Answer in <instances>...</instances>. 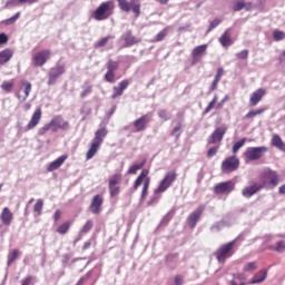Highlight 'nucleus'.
I'll list each match as a JSON object with an SVG mask.
<instances>
[{"label":"nucleus","instance_id":"23","mask_svg":"<svg viewBox=\"0 0 285 285\" xmlns=\"http://www.w3.org/2000/svg\"><path fill=\"white\" fill-rule=\"evenodd\" d=\"M0 219L3 226H10L14 219V214L10 210V207H3L0 214Z\"/></svg>","mask_w":285,"mask_h":285},{"label":"nucleus","instance_id":"58","mask_svg":"<svg viewBox=\"0 0 285 285\" xmlns=\"http://www.w3.org/2000/svg\"><path fill=\"white\" fill-rule=\"evenodd\" d=\"M219 23H222V20H219V18H215L210 24H209V29L208 32H210L212 30H215V28H217V26H219Z\"/></svg>","mask_w":285,"mask_h":285},{"label":"nucleus","instance_id":"51","mask_svg":"<svg viewBox=\"0 0 285 285\" xmlns=\"http://www.w3.org/2000/svg\"><path fill=\"white\" fill-rule=\"evenodd\" d=\"M50 128H53L51 120H50L49 124H46L43 127H41V128L38 130V135H39L40 137L43 136L45 134L48 132V130H50Z\"/></svg>","mask_w":285,"mask_h":285},{"label":"nucleus","instance_id":"24","mask_svg":"<svg viewBox=\"0 0 285 285\" xmlns=\"http://www.w3.org/2000/svg\"><path fill=\"white\" fill-rule=\"evenodd\" d=\"M268 277V269H261L258 271L252 279L248 282V284L254 285V284H263V282H266Z\"/></svg>","mask_w":285,"mask_h":285},{"label":"nucleus","instance_id":"57","mask_svg":"<svg viewBox=\"0 0 285 285\" xmlns=\"http://www.w3.org/2000/svg\"><path fill=\"white\" fill-rule=\"evenodd\" d=\"M118 3L119 10L124 12V10H128V0H116Z\"/></svg>","mask_w":285,"mask_h":285},{"label":"nucleus","instance_id":"59","mask_svg":"<svg viewBox=\"0 0 285 285\" xmlns=\"http://www.w3.org/2000/svg\"><path fill=\"white\" fill-rule=\"evenodd\" d=\"M237 59H248V50L244 49L240 52L236 53Z\"/></svg>","mask_w":285,"mask_h":285},{"label":"nucleus","instance_id":"48","mask_svg":"<svg viewBox=\"0 0 285 285\" xmlns=\"http://www.w3.org/2000/svg\"><path fill=\"white\" fill-rule=\"evenodd\" d=\"M39 0H9L8 3H13V6H19L21 3H29V6H32V3H37Z\"/></svg>","mask_w":285,"mask_h":285},{"label":"nucleus","instance_id":"26","mask_svg":"<svg viewBox=\"0 0 285 285\" xmlns=\"http://www.w3.org/2000/svg\"><path fill=\"white\" fill-rule=\"evenodd\" d=\"M218 41L220 46H223V48H228L233 46V37L230 35V28L224 31V33L219 37Z\"/></svg>","mask_w":285,"mask_h":285},{"label":"nucleus","instance_id":"35","mask_svg":"<svg viewBox=\"0 0 285 285\" xmlns=\"http://www.w3.org/2000/svg\"><path fill=\"white\" fill-rule=\"evenodd\" d=\"M272 145H274L278 150H285L284 141L279 135H274L272 138Z\"/></svg>","mask_w":285,"mask_h":285},{"label":"nucleus","instance_id":"20","mask_svg":"<svg viewBox=\"0 0 285 285\" xmlns=\"http://www.w3.org/2000/svg\"><path fill=\"white\" fill-rule=\"evenodd\" d=\"M264 97H266V89L259 88L255 90L249 97V106L255 108V106H257V104H259Z\"/></svg>","mask_w":285,"mask_h":285},{"label":"nucleus","instance_id":"52","mask_svg":"<svg viewBox=\"0 0 285 285\" xmlns=\"http://www.w3.org/2000/svg\"><path fill=\"white\" fill-rule=\"evenodd\" d=\"M159 119H163V121H168L170 119V115H168V111L166 109H160L158 111Z\"/></svg>","mask_w":285,"mask_h":285},{"label":"nucleus","instance_id":"56","mask_svg":"<svg viewBox=\"0 0 285 285\" xmlns=\"http://www.w3.org/2000/svg\"><path fill=\"white\" fill-rule=\"evenodd\" d=\"M217 150H219V146L209 148L207 151V158L213 159V157H215V155H217Z\"/></svg>","mask_w":285,"mask_h":285},{"label":"nucleus","instance_id":"15","mask_svg":"<svg viewBox=\"0 0 285 285\" xmlns=\"http://www.w3.org/2000/svg\"><path fill=\"white\" fill-rule=\"evenodd\" d=\"M151 118L148 115H144L140 118H137L132 126L135 128V132H144L146 128H148V124H150Z\"/></svg>","mask_w":285,"mask_h":285},{"label":"nucleus","instance_id":"44","mask_svg":"<svg viewBox=\"0 0 285 285\" xmlns=\"http://www.w3.org/2000/svg\"><path fill=\"white\" fill-rule=\"evenodd\" d=\"M244 144H246V138H243V139L238 140L237 142H235L234 146L232 147V153L234 155H237V153L239 151V148H242L244 146Z\"/></svg>","mask_w":285,"mask_h":285},{"label":"nucleus","instance_id":"63","mask_svg":"<svg viewBox=\"0 0 285 285\" xmlns=\"http://www.w3.org/2000/svg\"><path fill=\"white\" fill-rule=\"evenodd\" d=\"M30 284H32V276H27L23 281H22V283H21V285H30Z\"/></svg>","mask_w":285,"mask_h":285},{"label":"nucleus","instance_id":"21","mask_svg":"<svg viewBox=\"0 0 285 285\" xmlns=\"http://www.w3.org/2000/svg\"><path fill=\"white\" fill-rule=\"evenodd\" d=\"M124 12H132L135 17H139L141 14V0H130L127 3V9Z\"/></svg>","mask_w":285,"mask_h":285},{"label":"nucleus","instance_id":"47","mask_svg":"<svg viewBox=\"0 0 285 285\" xmlns=\"http://www.w3.org/2000/svg\"><path fill=\"white\" fill-rule=\"evenodd\" d=\"M215 104H217V96H214L212 101L205 108L203 115H208V112H210V110H213V108H215Z\"/></svg>","mask_w":285,"mask_h":285},{"label":"nucleus","instance_id":"13","mask_svg":"<svg viewBox=\"0 0 285 285\" xmlns=\"http://www.w3.org/2000/svg\"><path fill=\"white\" fill-rule=\"evenodd\" d=\"M228 129L226 127H217L214 132L209 136L207 139V144H222V140L224 139V135H226V131Z\"/></svg>","mask_w":285,"mask_h":285},{"label":"nucleus","instance_id":"17","mask_svg":"<svg viewBox=\"0 0 285 285\" xmlns=\"http://www.w3.org/2000/svg\"><path fill=\"white\" fill-rule=\"evenodd\" d=\"M42 115H43V111L41 110V108H37L32 114L29 122L27 124V127H26L27 130H35V128L39 126Z\"/></svg>","mask_w":285,"mask_h":285},{"label":"nucleus","instance_id":"45","mask_svg":"<svg viewBox=\"0 0 285 285\" xmlns=\"http://www.w3.org/2000/svg\"><path fill=\"white\" fill-rule=\"evenodd\" d=\"M110 39H114V37L107 36L105 38H101L99 41H97V43L95 45V48H104L105 46L108 45V41H110Z\"/></svg>","mask_w":285,"mask_h":285},{"label":"nucleus","instance_id":"46","mask_svg":"<svg viewBox=\"0 0 285 285\" xmlns=\"http://www.w3.org/2000/svg\"><path fill=\"white\" fill-rule=\"evenodd\" d=\"M243 271L245 273H250L253 271H257V262H250L244 265Z\"/></svg>","mask_w":285,"mask_h":285},{"label":"nucleus","instance_id":"50","mask_svg":"<svg viewBox=\"0 0 285 285\" xmlns=\"http://www.w3.org/2000/svg\"><path fill=\"white\" fill-rule=\"evenodd\" d=\"M273 38H274L275 41H284L285 33H284V31L275 30L273 32Z\"/></svg>","mask_w":285,"mask_h":285},{"label":"nucleus","instance_id":"55","mask_svg":"<svg viewBox=\"0 0 285 285\" xmlns=\"http://www.w3.org/2000/svg\"><path fill=\"white\" fill-rule=\"evenodd\" d=\"M92 230V220H87L86 224L81 228V233H90Z\"/></svg>","mask_w":285,"mask_h":285},{"label":"nucleus","instance_id":"33","mask_svg":"<svg viewBox=\"0 0 285 285\" xmlns=\"http://www.w3.org/2000/svg\"><path fill=\"white\" fill-rule=\"evenodd\" d=\"M70 226H72V224L70 223V220H67L58 226L56 233H58V235H66L68 230H70Z\"/></svg>","mask_w":285,"mask_h":285},{"label":"nucleus","instance_id":"14","mask_svg":"<svg viewBox=\"0 0 285 285\" xmlns=\"http://www.w3.org/2000/svg\"><path fill=\"white\" fill-rule=\"evenodd\" d=\"M52 132L57 130H70V122L63 120L61 116H56L51 119Z\"/></svg>","mask_w":285,"mask_h":285},{"label":"nucleus","instance_id":"54","mask_svg":"<svg viewBox=\"0 0 285 285\" xmlns=\"http://www.w3.org/2000/svg\"><path fill=\"white\" fill-rule=\"evenodd\" d=\"M20 14H21L20 12H17V13H16L14 16H12L11 18L4 20L3 23H4L6 26H12V23H14V22L17 21V19H19Z\"/></svg>","mask_w":285,"mask_h":285},{"label":"nucleus","instance_id":"37","mask_svg":"<svg viewBox=\"0 0 285 285\" xmlns=\"http://www.w3.org/2000/svg\"><path fill=\"white\" fill-rule=\"evenodd\" d=\"M146 166V160H142L140 164H136L129 167L127 175H137L138 170H141Z\"/></svg>","mask_w":285,"mask_h":285},{"label":"nucleus","instance_id":"38","mask_svg":"<svg viewBox=\"0 0 285 285\" xmlns=\"http://www.w3.org/2000/svg\"><path fill=\"white\" fill-rule=\"evenodd\" d=\"M108 188H109V195L110 197H118L119 193H121V187H119V185H110L108 184Z\"/></svg>","mask_w":285,"mask_h":285},{"label":"nucleus","instance_id":"42","mask_svg":"<svg viewBox=\"0 0 285 285\" xmlns=\"http://www.w3.org/2000/svg\"><path fill=\"white\" fill-rule=\"evenodd\" d=\"M4 92H10L14 88V81H3L0 86Z\"/></svg>","mask_w":285,"mask_h":285},{"label":"nucleus","instance_id":"60","mask_svg":"<svg viewBox=\"0 0 285 285\" xmlns=\"http://www.w3.org/2000/svg\"><path fill=\"white\" fill-rule=\"evenodd\" d=\"M285 249V242L284 240H279L276 245L275 250H277V253H284Z\"/></svg>","mask_w":285,"mask_h":285},{"label":"nucleus","instance_id":"29","mask_svg":"<svg viewBox=\"0 0 285 285\" xmlns=\"http://www.w3.org/2000/svg\"><path fill=\"white\" fill-rule=\"evenodd\" d=\"M244 8L248 12V11L253 10V3H250V2L246 3V2H244V0H238L233 4L232 9L234 12H239V11L244 10Z\"/></svg>","mask_w":285,"mask_h":285},{"label":"nucleus","instance_id":"2","mask_svg":"<svg viewBox=\"0 0 285 285\" xmlns=\"http://www.w3.org/2000/svg\"><path fill=\"white\" fill-rule=\"evenodd\" d=\"M106 137H108V129L106 127H102L95 132V137L86 154L87 161H90V159L99 153V148H101V144H104V139H106Z\"/></svg>","mask_w":285,"mask_h":285},{"label":"nucleus","instance_id":"62","mask_svg":"<svg viewBox=\"0 0 285 285\" xmlns=\"http://www.w3.org/2000/svg\"><path fill=\"white\" fill-rule=\"evenodd\" d=\"M174 282L176 285H184V276H181V275L175 276Z\"/></svg>","mask_w":285,"mask_h":285},{"label":"nucleus","instance_id":"25","mask_svg":"<svg viewBox=\"0 0 285 285\" xmlns=\"http://www.w3.org/2000/svg\"><path fill=\"white\" fill-rule=\"evenodd\" d=\"M208 50V45H200L193 49L191 51V59H193V66L199 61V57L204 55Z\"/></svg>","mask_w":285,"mask_h":285},{"label":"nucleus","instance_id":"19","mask_svg":"<svg viewBox=\"0 0 285 285\" xmlns=\"http://www.w3.org/2000/svg\"><path fill=\"white\" fill-rule=\"evenodd\" d=\"M101 206H104V196L97 194L91 199L90 210L94 215H99L101 213Z\"/></svg>","mask_w":285,"mask_h":285},{"label":"nucleus","instance_id":"9","mask_svg":"<svg viewBox=\"0 0 285 285\" xmlns=\"http://www.w3.org/2000/svg\"><path fill=\"white\" fill-rule=\"evenodd\" d=\"M264 153H268L267 147H249L245 150L244 157L248 161H257V159H262Z\"/></svg>","mask_w":285,"mask_h":285},{"label":"nucleus","instance_id":"64","mask_svg":"<svg viewBox=\"0 0 285 285\" xmlns=\"http://www.w3.org/2000/svg\"><path fill=\"white\" fill-rule=\"evenodd\" d=\"M59 219H61V212L57 209L53 214V220L59 222Z\"/></svg>","mask_w":285,"mask_h":285},{"label":"nucleus","instance_id":"16","mask_svg":"<svg viewBox=\"0 0 285 285\" xmlns=\"http://www.w3.org/2000/svg\"><path fill=\"white\" fill-rule=\"evenodd\" d=\"M262 188L263 187L261 183L252 181L249 186L243 188L242 195L243 197H246L247 199H249V197H253V195H257V193H259Z\"/></svg>","mask_w":285,"mask_h":285},{"label":"nucleus","instance_id":"18","mask_svg":"<svg viewBox=\"0 0 285 285\" xmlns=\"http://www.w3.org/2000/svg\"><path fill=\"white\" fill-rule=\"evenodd\" d=\"M204 213V206H199L194 210L191 214H189L187 218V224L190 228H195L197 226V222H199V218L202 217Z\"/></svg>","mask_w":285,"mask_h":285},{"label":"nucleus","instance_id":"31","mask_svg":"<svg viewBox=\"0 0 285 285\" xmlns=\"http://www.w3.org/2000/svg\"><path fill=\"white\" fill-rule=\"evenodd\" d=\"M266 110H267L266 107L258 108V109H252L245 115V119L253 121V119H255V117H258V115H264V112H266Z\"/></svg>","mask_w":285,"mask_h":285},{"label":"nucleus","instance_id":"30","mask_svg":"<svg viewBox=\"0 0 285 285\" xmlns=\"http://www.w3.org/2000/svg\"><path fill=\"white\" fill-rule=\"evenodd\" d=\"M14 51L12 49H4L0 51V66H6L12 59Z\"/></svg>","mask_w":285,"mask_h":285},{"label":"nucleus","instance_id":"32","mask_svg":"<svg viewBox=\"0 0 285 285\" xmlns=\"http://www.w3.org/2000/svg\"><path fill=\"white\" fill-rule=\"evenodd\" d=\"M222 77H224V68H218L217 73L215 75V78L212 82V87H210L212 92L217 90V86L219 81H222Z\"/></svg>","mask_w":285,"mask_h":285},{"label":"nucleus","instance_id":"11","mask_svg":"<svg viewBox=\"0 0 285 285\" xmlns=\"http://www.w3.org/2000/svg\"><path fill=\"white\" fill-rule=\"evenodd\" d=\"M233 190H235V183H233L232 180L219 183L214 186L215 195H230Z\"/></svg>","mask_w":285,"mask_h":285},{"label":"nucleus","instance_id":"3","mask_svg":"<svg viewBox=\"0 0 285 285\" xmlns=\"http://www.w3.org/2000/svg\"><path fill=\"white\" fill-rule=\"evenodd\" d=\"M115 12V0H108L98 6V8L92 12V18L96 21H106L110 19Z\"/></svg>","mask_w":285,"mask_h":285},{"label":"nucleus","instance_id":"7","mask_svg":"<svg viewBox=\"0 0 285 285\" xmlns=\"http://www.w3.org/2000/svg\"><path fill=\"white\" fill-rule=\"evenodd\" d=\"M52 57V51L50 49H43L32 55L31 63L33 68H43Z\"/></svg>","mask_w":285,"mask_h":285},{"label":"nucleus","instance_id":"41","mask_svg":"<svg viewBox=\"0 0 285 285\" xmlns=\"http://www.w3.org/2000/svg\"><path fill=\"white\" fill-rule=\"evenodd\" d=\"M168 30H170V27H165L160 32L157 33L155 41H164L168 35Z\"/></svg>","mask_w":285,"mask_h":285},{"label":"nucleus","instance_id":"4","mask_svg":"<svg viewBox=\"0 0 285 285\" xmlns=\"http://www.w3.org/2000/svg\"><path fill=\"white\" fill-rule=\"evenodd\" d=\"M148 175H150V170L142 169L132 185V190H139V186L142 184V190L140 194L141 202L148 197V190H150V176Z\"/></svg>","mask_w":285,"mask_h":285},{"label":"nucleus","instance_id":"6","mask_svg":"<svg viewBox=\"0 0 285 285\" xmlns=\"http://www.w3.org/2000/svg\"><path fill=\"white\" fill-rule=\"evenodd\" d=\"M237 243V239H234L229 243H226L222 245L216 252L215 257L219 264H224L226 259H230L232 256L235 255V244Z\"/></svg>","mask_w":285,"mask_h":285},{"label":"nucleus","instance_id":"40","mask_svg":"<svg viewBox=\"0 0 285 285\" xmlns=\"http://www.w3.org/2000/svg\"><path fill=\"white\" fill-rule=\"evenodd\" d=\"M107 70L109 72H117V70H119V61H115L112 59L108 60Z\"/></svg>","mask_w":285,"mask_h":285},{"label":"nucleus","instance_id":"27","mask_svg":"<svg viewBox=\"0 0 285 285\" xmlns=\"http://www.w3.org/2000/svg\"><path fill=\"white\" fill-rule=\"evenodd\" d=\"M66 159H68V155H62L52 163H50L47 168L48 173H53V170H58V168H61V166H63V164L66 163Z\"/></svg>","mask_w":285,"mask_h":285},{"label":"nucleus","instance_id":"53","mask_svg":"<svg viewBox=\"0 0 285 285\" xmlns=\"http://www.w3.org/2000/svg\"><path fill=\"white\" fill-rule=\"evenodd\" d=\"M92 92V85H88L87 87L83 88L82 92L80 94L81 99H86L88 95Z\"/></svg>","mask_w":285,"mask_h":285},{"label":"nucleus","instance_id":"39","mask_svg":"<svg viewBox=\"0 0 285 285\" xmlns=\"http://www.w3.org/2000/svg\"><path fill=\"white\" fill-rule=\"evenodd\" d=\"M43 210V199H38L33 206V213L36 217H39Z\"/></svg>","mask_w":285,"mask_h":285},{"label":"nucleus","instance_id":"36","mask_svg":"<svg viewBox=\"0 0 285 285\" xmlns=\"http://www.w3.org/2000/svg\"><path fill=\"white\" fill-rule=\"evenodd\" d=\"M121 179H124V176L117 173L109 177L108 184L112 186H119V184H121Z\"/></svg>","mask_w":285,"mask_h":285},{"label":"nucleus","instance_id":"61","mask_svg":"<svg viewBox=\"0 0 285 285\" xmlns=\"http://www.w3.org/2000/svg\"><path fill=\"white\" fill-rule=\"evenodd\" d=\"M234 279L235 282H244V279H246V276L242 273H237L236 275H234Z\"/></svg>","mask_w":285,"mask_h":285},{"label":"nucleus","instance_id":"8","mask_svg":"<svg viewBox=\"0 0 285 285\" xmlns=\"http://www.w3.org/2000/svg\"><path fill=\"white\" fill-rule=\"evenodd\" d=\"M239 168V159L234 155L225 158L220 165V170L225 175H230V173H235Z\"/></svg>","mask_w":285,"mask_h":285},{"label":"nucleus","instance_id":"34","mask_svg":"<svg viewBox=\"0 0 285 285\" xmlns=\"http://www.w3.org/2000/svg\"><path fill=\"white\" fill-rule=\"evenodd\" d=\"M19 255H21L19 249H12L8 254V262H7L8 266H11V264H14V262H17V259L19 258Z\"/></svg>","mask_w":285,"mask_h":285},{"label":"nucleus","instance_id":"28","mask_svg":"<svg viewBox=\"0 0 285 285\" xmlns=\"http://www.w3.org/2000/svg\"><path fill=\"white\" fill-rule=\"evenodd\" d=\"M122 40L125 41V48H130L136 46V43H139V40L132 35V31L125 32L122 35Z\"/></svg>","mask_w":285,"mask_h":285},{"label":"nucleus","instance_id":"22","mask_svg":"<svg viewBox=\"0 0 285 285\" xmlns=\"http://www.w3.org/2000/svg\"><path fill=\"white\" fill-rule=\"evenodd\" d=\"M129 86H130V80L128 79L121 80L118 83V86L114 87L111 99H117V97H121V95H124V90H126Z\"/></svg>","mask_w":285,"mask_h":285},{"label":"nucleus","instance_id":"49","mask_svg":"<svg viewBox=\"0 0 285 285\" xmlns=\"http://www.w3.org/2000/svg\"><path fill=\"white\" fill-rule=\"evenodd\" d=\"M105 81L108 83H115V71H108L104 76Z\"/></svg>","mask_w":285,"mask_h":285},{"label":"nucleus","instance_id":"43","mask_svg":"<svg viewBox=\"0 0 285 285\" xmlns=\"http://www.w3.org/2000/svg\"><path fill=\"white\" fill-rule=\"evenodd\" d=\"M171 137L179 139L181 137V122H178L176 127L170 131Z\"/></svg>","mask_w":285,"mask_h":285},{"label":"nucleus","instance_id":"10","mask_svg":"<svg viewBox=\"0 0 285 285\" xmlns=\"http://www.w3.org/2000/svg\"><path fill=\"white\" fill-rule=\"evenodd\" d=\"M66 72V66L63 65H58L56 67H52L49 70L48 73V86H55V83H57V79H59V77H61V75H65Z\"/></svg>","mask_w":285,"mask_h":285},{"label":"nucleus","instance_id":"5","mask_svg":"<svg viewBox=\"0 0 285 285\" xmlns=\"http://www.w3.org/2000/svg\"><path fill=\"white\" fill-rule=\"evenodd\" d=\"M277 184H279V175L277 171L271 169V168H265L261 173V185L262 188H276Z\"/></svg>","mask_w":285,"mask_h":285},{"label":"nucleus","instance_id":"1","mask_svg":"<svg viewBox=\"0 0 285 285\" xmlns=\"http://www.w3.org/2000/svg\"><path fill=\"white\" fill-rule=\"evenodd\" d=\"M177 180V171L170 170L168 171L165 177L159 183L158 187L154 190V197H151L147 202V206H153V204H157L159 199H161V193H166V190L173 186V183Z\"/></svg>","mask_w":285,"mask_h":285},{"label":"nucleus","instance_id":"12","mask_svg":"<svg viewBox=\"0 0 285 285\" xmlns=\"http://www.w3.org/2000/svg\"><path fill=\"white\" fill-rule=\"evenodd\" d=\"M30 92H32V83L24 81L21 83L19 90L16 94V97L20 104H23V101L30 97Z\"/></svg>","mask_w":285,"mask_h":285}]
</instances>
